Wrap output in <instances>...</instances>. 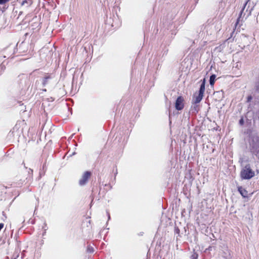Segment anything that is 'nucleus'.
I'll use <instances>...</instances> for the list:
<instances>
[{
  "mask_svg": "<svg viewBox=\"0 0 259 259\" xmlns=\"http://www.w3.org/2000/svg\"><path fill=\"white\" fill-rule=\"evenodd\" d=\"M254 176V172L249 165H246L241 171V177L243 179H250Z\"/></svg>",
  "mask_w": 259,
  "mask_h": 259,
  "instance_id": "obj_1",
  "label": "nucleus"
},
{
  "mask_svg": "<svg viewBox=\"0 0 259 259\" xmlns=\"http://www.w3.org/2000/svg\"><path fill=\"white\" fill-rule=\"evenodd\" d=\"M249 145L251 152L259 147V136L256 134L250 136Z\"/></svg>",
  "mask_w": 259,
  "mask_h": 259,
  "instance_id": "obj_2",
  "label": "nucleus"
},
{
  "mask_svg": "<svg viewBox=\"0 0 259 259\" xmlns=\"http://www.w3.org/2000/svg\"><path fill=\"white\" fill-rule=\"evenodd\" d=\"M91 176V172L88 171L84 172L79 181V185L81 186L85 185L87 184V183L88 182Z\"/></svg>",
  "mask_w": 259,
  "mask_h": 259,
  "instance_id": "obj_3",
  "label": "nucleus"
},
{
  "mask_svg": "<svg viewBox=\"0 0 259 259\" xmlns=\"http://www.w3.org/2000/svg\"><path fill=\"white\" fill-rule=\"evenodd\" d=\"M184 99L182 96H179L176 100L175 107L178 110H181L184 108Z\"/></svg>",
  "mask_w": 259,
  "mask_h": 259,
  "instance_id": "obj_4",
  "label": "nucleus"
},
{
  "mask_svg": "<svg viewBox=\"0 0 259 259\" xmlns=\"http://www.w3.org/2000/svg\"><path fill=\"white\" fill-rule=\"evenodd\" d=\"M203 97V94H200L199 93L198 95H194L192 101V103L193 104H197L200 103L202 100Z\"/></svg>",
  "mask_w": 259,
  "mask_h": 259,
  "instance_id": "obj_5",
  "label": "nucleus"
},
{
  "mask_svg": "<svg viewBox=\"0 0 259 259\" xmlns=\"http://www.w3.org/2000/svg\"><path fill=\"white\" fill-rule=\"evenodd\" d=\"M238 190L242 197L244 198L247 197L248 192L245 189L243 188L242 187H239Z\"/></svg>",
  "mask_w": 259,
  "mask_h": 259,
  "instance_id": "obj_6",
  "label": "nucleus"
},
{
  "mask_svg": "<svg viewBox=\"0 0 259 259\" xmlns=\"http://www.w3.org/2000/svg\"><path fill=\"white\" fill-rule=\"evenodd\" d=\"M205 79L204 78L202 80V83L200 85V87L199 89V93L200 94H204V91H205Z\"/></svg>",
  "mask_w": 259,
  "mask_h": 259,
  "instance_id": "obj_7",
  "label": "nucleus"
},
{
  "mask_svg": "<svg viewBox=\"0 0 259 259\" xmlns=\"http://www.w3.org/2000/svg\"><path fill=\"white\" fill-rule=\"evenodd\" d=\"M32 0H23L21 3V5L28 7L32 5Z\"/></svg>",
  "mask_w": 259,
  "mask_h": 259,
  "instance_id": "obj_8",
  "label": "nucleus"
},
{
  "mask_svg": "<svg viewBox=\"0 0 259 259\" xmlns=\"http://www.w3.org/2000/svg\"><path fill=\"white\" fill-rule=\"evenodd\" d=\"M51 77L50 75H47L46 76H45L43 79V81H42V84L44 86L46 85L48 82V81L50 79H51Z\"/></svg>",
  "mask_w": 259,
  "mask_h": 259,
  "instance_id": "obj_9",
  "label": "nucleus"
},
{
  "mask_svg": "<svg viewBox=\"0 0 259 259\" xmlns=\"http://www.w3.org/2000/svg\"><path fill=\"white\" fill-rule=\"evenodd\" d=\"M215 77V75L214 74H212L210 76L209 83L211 85H213L214 84Z\"/></svg>",
  "mask_w": 259,
  "mask_h": 259,
  "instance_id": "obj_10",
  "label": "nucleus"
},
{
  "mask_svg": "<svg viewBox=\"0 0 259 259\" xmlns=\"http://www.w3.org/2000/svg\"><path fill=\"white\" fill-rule=\"evenodd\" d=\"M251 152L254 154L256 157L259 159V147L256 148V149H254Z\"/></svg>",
  "mask_w": 259,
  "mask_h": 259,
  "instance_id": "obj_11",
  "label": "nucleus"
},
{
  "mask_svg": "<svg viewBox=\"0 0 259 259\" xmlns=\"http://www.w3.org/2000/svg\"><path fill=\"white\" fill-rule=\"evenodd\" d=\"M87 251H88V252H89V253H93L94 251V249L92 246L89 245L88 246Z\"/></svg>",
  "mask_w": 259,
  "mask_h": 259,
  "instance_id": "obj_12",
  "label": "nucleus"
},
{
  "mask_svg": "<svg viewBox=\"0 0 259 259\" xmlns=\"http://www.w3.org/2000/svg\"><path fill=\"white\" fill-rule=\"evenodd\" d=\"M198 105L197 104H194L193 106L192 107V110H194L196 112H198Z\"/></svg>",
  "mask_w": 259,
  "mask_h": 259,
  "instance_id": "obj_13",
  "label": "nucleus"
},
{
  "mask_svg": "<svg viewBox=\"0 0 259 259\" xmlns=\"http://www.w3.org/2000/svg\"><path fill=\"white\" fill-rule=\"evenodd\" d=\"M192 259H197L198 254L196 252H194L191 256Z\"/></svg>",
  "mask_w": 259,
  "mask_h": 259,
  "instance_id": "obj_14",
  "label": "nucleus"
},
{
  "mask_svg": "<svg viewBox=\"0 0 259 259\" xmlns=\"http://www.w3.org/2000/svg\"><path fill=\"white\" fill-rule=\"evenodd\" d=\"M10 0H0V5H4L9 2Z\"/></svg>",
  "mask_w": 259,
  "mask_h": 259,
  "instance_id": "obj_15",
  "label": "nucleus"
},
{
  "mask_svg": "<svg viewBox=\"0 0 259 259\" xmlns=\"http://www.w3.org/2000/svg\"><path fill=\"white\" fill-rule=\"evenodd\" d=\"M250 1V0H247V1L245 2V4H244V5L243 8H242V9L241 13L242 12V11H243L244 10V9H245V7H246V5L247 4L248 2L249 1Z\"/></svg>",
  "mask_w": 259,
  "mask_h": 259,
  "instance_id": "obj_16",
  "label": "nucleus"
},
{
  "mask_svg": "<svg viewBox=\"0 0 259 259\" xmlns=\"http://www.w3.org/2000/svg\"><path fill=\"white\" fill-rule=\"evenodd\" d=\"M239 123L240 125H243L244 123V120L243 118H241L239 120Z\"/></svg>",
  "mask_w": 259,
  "mask_h": 259,
  "instance_id": "obj_17",
  "label": "nucleus"
},
{
  "mask_svg": "<svg viewBox=\"0 0 259 259\" xmlns=\"http://www.w3.org/2000/svg\"><path fill=\"white\" fill-rule=\"evenodd\" d=\"M4 227V224L3 223H0V231L1 230V229Z\"/></svg>",
  "mask_w": 259,
  "mask_h": 259,
  "instance_id": "obj_18",
  "label": "nucleus"
},
{
  "mask_svg": "<svg viewBox=\"0 0 259 259\" xmlns=\"http://www.w3.org/2000/svg\"><path fill=\"white\" fill-rule=\"evenodd\" d=\"M176 232L177 233H179L180 230L178 228L176 229Z\"/></svg>",
  "mask_w": 259,
  "mask_h": 259,
  "instance_id": "obj_19",
  "label": "nucleus"
},
{
  "mask_svg": "<svg viewBox=\"0 0 259 259\" xmlns=\"http://www.w3.org/2000/svg\"><path fill=\"white\" fill-rule=\"evenodd\" d=\"M108 219H110V215L108 212Z\"/></svg>",
  "mask_w": 259,
  "mask_h": 259,
  "instance_id": "obj_20",
  "label": "nucleus"
},
{
  "mask_svg": "<svg viewBox=\"0 0 259 259\" xmlns=\"http://www.w3.org/2000/svg\"><path fill=\"white\" fill-rule=\"evenodd\" d=\"M251 97H248V100H250V99H251Z\"/></svg>",
  "mask_w": 259,
  "mask_h": 259,
  "instance_id": "obj_21",
  "label": "nucleus"
}]
</instances>
